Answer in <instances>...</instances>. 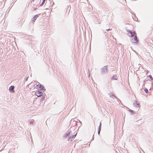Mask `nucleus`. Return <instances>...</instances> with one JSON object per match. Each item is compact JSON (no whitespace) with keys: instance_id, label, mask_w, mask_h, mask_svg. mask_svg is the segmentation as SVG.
Instances as JSON below:
<instances>
[{"instance_id":"obj_9","label":"nucleus","mask_w":153,"mask_h":153,"mask_svg":"<svg viewBox=\"0 0 153 153\" xmlns=\"http://www.w3.org/2000/svg\"><path fill=\"white\" fill-rule=\"evenodd\" d=\"M41 85L40 84L37 85L36 86V87L37 88H40L41 87Z\"/></svg>"},{"instance_id":"obj_14","label":"nucleus","mask_w":153,"mask_h":153,"mask_svg":"<svg viewBox=\"0 0 153 153\" xmlns=\"http://www.w3.org/2000/svg\"><path fill=\"white\" fill-rule=\"evenodd\" d=\"M100 130H101V129L100 128H99V130H98V134H100Z\"/></svg>"},{"instance_id":"obj_1","label":"nucleus","mask_w":153,"mask_h":153,"mask_svg":"<svg viewBox=\"0 0 153 153\" xmlns=\"http://www.w3.org/2000/svg\"><path fill=\"white\" fill-rule=\"evenodd\" d=\"M43 94V93L42 91H36L35 93V95L38 97L42 96Z\"/></svg>"},{"instance_id":"obj_10","label":"nucleus","mask_w":153,"mask_h":153,"mask_svg":"<svg viewBox=\"0 0 153 153\" xmlns=\"http://www.w3.org/2000/svg\"><path fill=\"white\" fill-rule=\"evenodd\" d=\"M46 0H43L41 4L43 5L45 3Z\"/></svg>"},{"instance_id":"obj_19","label":"nucleus","mask_w":153,"mask_h":153,"mask_svg":"<svg viewBox=\"0 0 153 153\" xmlns=\"http://www.w3.org/2000/svg\"><path fill=\"white\" fill-rule=\"evenodd\" d=\"M12 1H13V2L15 1L16 0H12Z\"/></svg>"},{"instance_id":"obj_8","label":"nucleus","mask_w":153,"mask_h":153,"mask_svg":"<svg viewBox=\"0 0 153 153\" xmlns=\"http://www.w3.org/2000/svg\"><path fill=\"white\" fill-rule=\"evenodd\" d=\"M136 105H135V106H137V107H140V106L139 104L137 103V102H136Z\"/></svg>"},{"instance_id":"obj_16","label":"nucleus","mask_w":153,"mask_h":153,"mask_svg":"<svg viewBox=\"0 0 153 153\" xmlns=\"http://www.w3.org/2000/svg\"><path fill=\"white\" fill-rule=\"evenodd\" d=\"M44 98L43 97H42L41 99V100H42V101L43 100H44Z\"/></svg>"},{"instance_id":"obj_4","label":"nucleus","mask_w":153,"mask_h":153,"mask_svg":"<svg viewBox=\"0 0 153 153\" xmlns=\"http://www.w3.org/2000/svg\"><path fill=\"white\" fill-rule=\"evenodd\" d=\"M38 15H35L32 19V22L33 23H34L36 19L38 17Z\"/></svg>"},{"instance_id":"obj_11","label":"nucleus","mask_w":153,"mask_h":153,"mask_svg":"<svg viewBox=\"0 0 153 153\" xmlns=\"http://www.w3.org/2000/svg\"><path fill=\"white\" fill-rule=\"evenodd\" d=\"M149 77L150 79H151V80H153V78L151 75H150L149 76Z\"/></svg>"},{"instance_id":"obj_15","label":"nucleus","mask_w":153,"mask_h":153,"mask_svg":"<svg viewBox=\"0 0 153 153\" xmlns=\"http://www.w3.org/2000/svg\"><path fill=\"white\" fill-rule=\"evenodd\" d=\"M70 132H69L67 134H66V136H68L69 135H70Z\"/></svg>"},{"instance_id":"obj_17","label":"nucleus","mask_w":153,"mask_h":153,"mask_svg":"<svg viewBox=\"0 0 153 153\" xmlns=\"http://www.w3.org/2000/svg\"><path fill=\"white\" fill-rule=\"evenodd\" d=\"M101 125V123H100V126Z\"/></svg>"},{"instance_id":"obj_6","label":"nucleus","mask_w":153,"mask_h":153,"mask_svg":"<svg viewBox=\"0 0 153 153\" xmlns=\"http://www.w3.org/2000/svg\"><path fill=\"white\" fill-rule=\"evenodd\" d=\"M14 87L13 86H11L10 87V91H11L12 93H13L15 92V91L14 90Z\"/></svg>"},{"instance_id":"obj_2","label":"nucleus","mask_w":153,"mask_h":153,"mask_svg":"<svg viewBox=\"0 0 153 153\" xmlns=\"http://www.w3.org/2000/svg\"><path fill=\"white\" fill-rule=\"evenodd\" d=\"M132 42L133 43H137L138 42L137 37L136 36H135L134 38L132 39Z\"/></svg>"},{"instance_id":"obj_18","label":"nucleus","mask_w":153,"mask_h":153,"mask_svg":"<svg viewBox=\"0 0 153 153\" xmlns=\"http://www.w3.org/2000/svg\"><path fill=\"white\" fill-rule=\"evenodd\" d=\"M111 30V29H107L106 30L107 31H108L109 30Z\"/></svg>"},{"instance_id":"obj_12","label":"nucleus","mask_w":153,"mask_h":153,"mask_svg":"<svg viewBox=\"0 0 153 153\" xmlns=\"http://www.w3.org/2000/svg\"><path fill=\"white\" fill-rule=\"evenodd\" d=\"M144 91L146 93H148V91L147 88H145L144 89Z\"/></svg>"},{"instance_id":"obj_5","label":"nucleus","mask_w":153,"mask_h":153,"mask_svg":"<svg viewBox=\"0 0 153 153\" xmlns=\"http://www.w3.org/2000/svg\"><path fill=\"white\" fill-rule=\"evenodd\" d=\"M128 32V33L129 34H131V37H133L134 36V35L133 34V33L134 34H136V33L135 32H134L133 33H132V32L130 30H128V31H127Z\"/></svg>"},{"instance_id":"obj_7","label":"nucleus","mask_w":153,"mask_h":153,"mask_svg":"<svg viewBox=\"0 0 153 153\" xmlns=\"http://www.w3.org/2000/svg\"><path fill=\"white\" fill-rule=\"evenodd\" d=\"M112 79L114 80H117V76L116 75L114 76L112 78Z\"/></svg>"},{"instance_id":"obj_13","label":"nucleus","mask_w":153,"mask_h":153,"mask_svg":"<svg viewBox=\"0 0 153 153\" xmlns=\"http://www.w3.org/2000/svg\"><path fill=\"white\" fill-rule=\"evenodd\" d=\"M128 111H130V112L132 113H133V114L134 113H133V112H134V111H133V110H131V109H129V110H128Z\"/></svg>"},{"instance_id":"obj_3","label":"nucleus","mask_w":153,"mask_h":153,"mask_svg":"<svg viewBox=\"0 0 153 153\" xmlns=\"http://www.w3.org/2000/svg\"><path fill=\"white\" fill-rule=\"evenodd\" d=\"M77 134V133H76L75 135H73L72 137H70L68 139V140L70 141H72L73 140H74V138L76 136V135Z\"/></svg>"}]
</instances>
